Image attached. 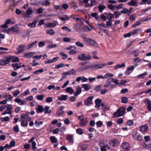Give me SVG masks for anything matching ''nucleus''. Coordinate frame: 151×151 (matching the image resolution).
I'll return each instance as SVG.
<instances>
[{"instance_id":"864d4df0","label":"nucleus","mask_w":151,"mask_h":151,"mask_svg":"<svg viewBox=\"0 0 151 151\" xmlns=\"http://www.w3.org/2000/svg\"><path fill=\"white\" fill-rule=\"evenodd\" d=\"M12 105L11 104H9L7 106V109H6V111H11V114L12 112Z\"/></svg>"},{"instance_id":"c756f323","label":"nucleus","mask_w":151,"mask_h":151,"mask_svg":"<svg viewBox=\"0 0 151 151\" xmlns=\"http://www.w3.org/2000/svg\"><path fill=\"white\" fill-rule=\"evenodd\" d=\"M106 148H107L109 150L110 149V147L108 145H105L104 146H101V151H106Z\"/></svg>"},{"instance_id":"473e14b6","label":"nucleus","mask_w":151,"mask_h":151,"mask_svg":"<svg viewBox=\"0 0 151 151\" xmlns=\"http://www.w3.org/2000/svg\"><path fill=\"white\" fill-rule=\"evenodd\" d=\"M56 26V24L55 23H51L49 22L46 25V27L47 28H49L50 27H55Z\"/></svg>"},{"instance_id":"6e6d98bb","label":"nucleus","mask_w":151,"mask_h":151,"mask_svg":"<svg viewBox=\"0 0 151 151\" xmlns=\"http://www.w3.org/2000/svg\"><path fill=\"white\" fill-rule=\"evenodd\" d=\"M76 132L79 135H81L83 133V130L81 129L78 128L76 130Z\"/></svg>"},{"instance_id":"774afa93","label":"nucleus","mask_w":151,"mask_h":151,"mask_svg":"<svg viewBox=\"0 0 151 151\" xmlns=\"http://www.w3.org/2000/svg\"><path fill=\"white\" fill-rule=\"evenodd\" d=\"M102 100L101 99H97L95 100V103L96 104H100L101 103Z\"/></svg>"},{"instance_id":"393cba45","label":"nucleus","mask_w":151,"mask_h":151,"mask_svg":"<svg viewBox=\"0 0 151 151\" xmlns=\"http://www.w3.org/2000/svg\"><path fill=\"white\" fill-rule=\"evenodd\" d=\"M82 90L81 88L78 86L76 89V91L74 93V95L75 96H77L80 94Z\"/></svg>"},{"instance_id":"e433bc0d","label":"nucleus","mask_w":151,"mask_h":151,"mask_svg":"<svg viewBox=\"0 0 151 151\" xmlns=\"http://www.w3.org/2000/svg\"><path fill=\"white\" fill-rule=\"evenodd\" d=\"M106 8V6L104 5H100L98 6L99 11L100 12H102Z\"/></svg>"},{"instance_id":"6e6552de","label":"nucleus","mask_w":151,"mask_h":151,"mask_svg":"<svg viewBox=\"0 0 151 151\" xmlns=\"http://www.w3.org/2000/svg\"><path fill=\"white\" fill-rule=\"evenodd\" d=\"M106 65V64L105 63L97 64L93 65H91V68L93 70L98 69H101Z\"/></svg>"},{"instance_id":"a19ab883","label":"nucleus","mask_w":151,"mask_h":151,"mask_svg":"<svg viewBox=\"0 0 151 151\" xmlns=\"http://www.w3.org/2000/svg\"><path fill=\"white\" fill-rule=\"evenodd\" d=\"M50 139L52 143H55L57 141V139L54 136H51L50 137Z\"/></svg>"},{"instance_id":"9b49d317","label":"nucleus","mask_w":151,"mask_h":151,"mask_svg":"<svg viewBox=\"0 0 151 151\" xmlns=\"http://www.w3.org/2000/svg\"><path fill=\"white\" fill-rule=\"evenodd\" d=\"M143 147L145 149L150 150L151 149V141L144 142L143 145Z\"/></svg>"},{"instance_id":"412c9836","label":"nucleus","mask_w":151,"mask_h":151,"mask_svg":"<svg viewBox=\"0 0 151 151\" xmlns=\"http://www.w3.org/2000/svg\"><path fill=\"white\" fill-rule=\"evenodd\" d=\"M142 30V29L140 28H137L134 29L133 31H131V33L132 35L135 34L140 33Z\"/></svg>"},{"instance_id":"72a5a7b5","label":"nucleus","mask_w":151,"mask_h":151,"mask_svg":"<svg viewBox=\"0 0 151 151\" xmlns=\"http://www.w3.org/2000/svg\"><path fill=\"white\" fill-rule=\"evenodd\" d=\"M125 64L124 63H122L121 65L118 64L116 65L114 67V69L116 70L118 69L119 68H121L125 67Z\"/></svg>"},{"instance_id":"13d9d810","label":"nucleus","mask_w":151,"mask_h":151,"mask_svg":"<svg viewBox=\"0 0 151 151\" xmlns=\"http://www.w3.org/2000/svg\"><path fill=\"white\" fill-rule=\"evenodd\" d=\"M43 71L44 70L43 68H42L36 70L33 73L34 74H37V75H38V73L39 72L41 73L43 72Z\"/></svg>"},{"instance_id":"7ed1b4c3","label":"nucleus","mask_w":151,"mask_h":151,"mask_svg":"<svg viewBox=\"0 0 151 151\" xmlns=\"http://www.w3.org/2000/svg\"><path fill=\"white\" fill-rule=\"evenodd\" d=\"M84 40L87 42V44L89 45L97 47L98 46V44L94 40L91 39L87 38H84Z\"/></svg>"},{"instance_id":"a211bd4d","label":"nucleus","mask_w":151,"mask_h":151,"mask_svg":"<svg viewBox=\"0 0 151 151\" xmlns=\"http://www.w3.org/2000/svg\"><path fill=\"white\" fill-rule=\"evenodd\" d=\"M66 139L69 141V142L71 143H73L74 140V137L73 135L68 134L66 137Z\"/></svg>"},{"instance_id":"f257e3e1","label":"nucleus","mask_w":151,"mask_h":151,"mask_svg":"<svg viewBox=\"0 0 151 151\" xmlns=\"http://www.w3.org/2000/svg\"><path fill=\"white\" fill-rule=\"evenodd\" d=\"M31 117L29 115V114H21L19 121L21 122V123H24V122L27 123L29 122H30L29 123H34L33 121H31Z\"/></svg>"},{"instance_id":"338daca9","label":"nucleus","mask_w":151,"mask_h":151,"mask_svg":"<svg viewBox=\"0 0 151 151\" xmlns=\"http://www.w3.org/2000/svg\"><path fill=\"white\" fill-rule=\"evenodd\" d=\"M147 74V72H145L142 74H140L138 76V77L139 78H141L143 77L146 76Z\"/></svg>"},{"instance_id":"39448f33","label":"nucleus","mask_w":151,"mask_h":151,"mask_svg":"<svg viewBox=\"0 0 151 151\" xmlns=\"http://www.w3.org/2000/svg\"><path fill=\"white\" fill-rule=\"evenodd\" d=\"M132 136L133 139L135 140L140 141L142 139V136L137 132L133 133Z\"/></svg>"},{"instance_id":"4d7b16f0","label":"nucleus","mask_w":151,"mask_h":151,"mask_svg":"<svg viewBox=\"0 0 151 151\" xmlns=\"http://www.w3.org/2000/svg\"><path fill=\"white\" fill-rule=\"evenodd\" d=\"M84 117L83 115H82L81 116H78V119L81 122L80 123H82L83 122L84 120Z\"/></svg>"},{"instance_id":"b1692460","label":"nucleus","mask_w":151,"mask_h":151,"mask_svg":"<svg viewBox=\"0 0 151 151\" xmlns=\"http://www.w3.org/2000/svg\"><path fill=\"white\" fill-rule=\"evenodd\" d=\"M34 54L33 52H28L26 53H24L23 57L26 58H30Z\"/></svg>"},{"instance_id":"f3484780","label":"nucleus","mask_w":151,"mask_h":151,"mask_svg":"<svg viewBox=\"0 0 151 151\" xmlns=\"http://www.w3.org/2000/svg\"><path fill=\"white\" fill-rule=\"evenodd\" d=\"M144 103L147 105V108L148 109L151 111V101L149 99H147L145 100Z\"/></svg>"},{"instance_id":"aec40b11","label":"nucleus","mask_w":151,"mask_h":151,"mask_svg":"<svg viewBox=\"0 0 151 151\" xmlns=\"http://www.w3.org/2000/svg\"><path fill=\"white\" fill-rule=\"evenodd\" d=\"M140 131L142 132H146L148 130V127L147 124H145L140 127Z\"/></svg>"},{"instance_id":"f8f14e48","label":"nucleus","mask_w":151,"mask_h":151,"mask_svg":"<svg viewBox=\"0 0 151 151\" xmlns=\"http://www.w3.org/2000/svg\"><path fill=\"white\" fill-rule=\"evenodd\" d=\"M121 147L124 151L128 150L130 148L129 144L127 142L122 143L121 145Z\"/></svg>"},{"instance_id":"37998d69","label":"nucleus","mask_w":151,"mask_h":151,"mask_svg":"<svg viewBox=\"0 0 151 151\" xmlns=\"http://www.w3.org/2000/svg\"><path fill=\"white\" fill-rule=\"evenodd\" d=\"M5 98L7 101H11L13 97L11 95L9 94V95H6L5 96Z\"/></svg>"},{"instance_id":"052dcab7","label":"nucleus","mask_w":151,"mask_h":151,"mask_svg":"<svg viewBox=\"0 0 151 151\" xmlns=\"http://www.w3.org/2000/svg\"><path fill=\"white\" fill-rule=\"evenodd\" d=\"M20 93V91L19 90H17L13 93V95L14 96H16L19 94Z\"/></svg>"},{"instance_id":"9d476101","label":"nucleus","mask_w":151,"mask_h":151,"mask_svg":"<svg viewBox=\"0 0 151 151\" xmlns=\"http://www.w3.org/2000/svg\"><path fill=\"white\" fill-rule=\"evenodd\" d=\"M149 19H145L144 20L143 19H141L138 21H136L132 25V27L133 28L136 27L137 26L140 25L141 23L140 22H143L144 21H147L149 20Z\"/></svg>"},{"instance_id":"a878e982","label":"nucleus","mask_w":151,"mask_h":151,"mask_svg":"<svg viewBox=\"0 0 151 151\" xmlns=\"http://www.w3.org/2000/svg\"><path fill=\"white\" fill-rule=\"evenodd\" d=\"M68 96L67 95H62L60 96H59L58 99L60 101H65L68 98Z\"/></svg>"},{"instance_id":"7c9ffc66","label":"nucleus","mask_w":151,"mask_h":151,"mask_svg":"<svg viewBox=\"0 0 151 151\" xmlns=\"http://www.w3.org/2000/svg\"><path fill=\"white\" fill-rule=\"evenodd\" d=\"M66 91L67 93H68L70 94H72L74 92V90L71 87H67L66 89Z\"/></svg>"},{"instance_id":"5fc2aeb1","label":"nucleus","mask_w":151,"mask_h":151,"mask_svg":"<svg viewBox=\"0 0 151 151\" xmlns=\"http://www.w3.org/2000/svg\"><path fill=\"white\" fill-rule=\"evenodd\" d=\"M1 120L2 121L7 122L9 120V118L8 116H6L5 117H1Z\"/></svg>"},{"instance_id":"603ef678","label":"nucleus","mask_w":151,"mask_h":151,"mask_svg":"<svg viewBox=\"0 0 151 151\" xmlns=\"http://www.w3.org/2000/svg\"><path fill=\"white\" fill-rule=\"evenodd\" d=\"M120 12H119L118 11L115 12L114 13V14L115 16V17L116 18H118L119 16L120 15Z\"/></svg>"},{"instance_id":"4468645a","label":"nucleus","mask_w":151,"mask_h":151,"mask_svg":"<svg viewBox=\"0 0 151 151\" xmlns=\"http://www.w3.org/2000/svg\"><path fill=\"white\" fill-rule=\"evenodd\" d=\"M109 144L111 146L115 147L119 144V142L116 139H114L109 142Z\"/></svg>"},{"instance_id":"680f3d73","label":"nucleus","mask_w":151,"mask_h":151,"mask_svg":"<svg viewBox=\"0 0 151 151\" xmlns=\"http://www.w3.org/2000/svg\"><path fill=\"white\" fill-rule=\"evenodd\" d=\"M19 131L18 126L16 125L13 128V131L16 133H17L19 132Z\"/></svg>"},{"instance_id":"e2e57ef3","label":"nucleus","mask_w":151,"mask_h":151,"mask_svg":"<svg viewBox=\"0 0 151 151\" xmlns=\"http://www.w3.org/2000/svg\"><path fill=\"white\" fill-rule=\"evenodd\" d=\"M53 101V98L52 97H48L46 99V101L47 103H50Z\"/></svg>"},{"instance_id":"ddd939ff","label":"nucleus","mask_w":151,"mask_h":151,"mask_svg":"<svg viewBox=\"0 0 151 151\" xmlns=\"http://www.w3.org/2000/svg\"><path fill=\"white\" fill-rule=\"evenodd\" d=\"M91 68V65H87L85 67H81L78 68L77 71L78 72H81L83 71L89 69Z\"/></svg>"},{"instance_id":"dca6fc26","label":"nucleus","mask_w":151,"mask_h":151,"mask_svg":"<svg viewBox=\"0 0 151 151\" xmlns=\"http://www.w3.org/2000/svg\"><path fill=\"white\" fill-rule=\"evenodd\" d=\"M25 46L24 45H21L18 46L17 48V50L19 53L24 52L25 49Z\"/></svg>"},{"instance_id":"cd10ccee","label":"nucleus","mask_w":151,"mask_h":151,"mask_svg":"<svg viewBox=\"0 0 151 151\" xmlns=\"http://www.w3.org/2000/svg\"><path fill=\"white\" fill-rule=\"evenodd\" d=\"M46 34L51 36L55 34V32L52 29H47L46 30Z\"/></svg>"},{"instance_id":"a18cd8bd","label":"nucleus","mask_w":151,"mask_h":151,"mask_svg":"<svg viewBox=\"0 0 151 151\" xmlns=\"http://www.w3.org/2000/svg\"><path fill=\"white\" fill-rule=\"evenodd\" d=\"M12 62L13 63L19 62V58L17 57L12 56Z\"/></svg>"},{"instance_id":"1a4fd4ad","label":"nucleus","mask_w":151,"mask_h":151,"mask_svg":"<svg viewBox=\"0 0 151 151\" xmlns=\"http://www.w3.org/2000/svg\"><path fill=\"white\" fill-rule=\"evenodd\" d=\"M12 58V56L4 57L2 59L4 62V66H6V65L8 64L11 61Z\"/></svg>"},{"instance_id":"58836bf2","label":"nucleus","mask_w":151,"mask_h":151,"mask_svg":"<svg viewBox=\"0 0 151 151\" xmlns=\"http://www.w3.org/2000/svg\"><path fill=\"white\" fill-rule=\"evenodd\" d=\"M122 102L124 104L127 103L128 101V99L126 97H123L121 98Z\"/></svg>"},{"instance_id":"423d86ee","label":"nucleus","mask_w":151,"mask_h":151,"mask_svg":"<svg viewBox=\"0 0 151 151\" xmlns=\"http://www.w3.org/2000/svg\"><path fill=\"white\" fill-rule=\"evenodd\" d=\"M19 31L20 28L14 25L11 27L8 28L6 30V32L7 33H9L10 32L13 33L18 32Z\"/></svg>"},{"instance_id":"f704fd0d","label":"nucleus","mask_w":151,"mask_h":151,"mask_svg":"<svg viewBox=\"0 0 151 151\" xmlns=\"http://www.w3.org/2000/svg\"><path fill=\"white\" fill-rule=\"evenodd\" d=\"M37 22V21L36 20H35L32 23L29 24L28 26L29 27L31 28L35 27Z\"/></svg>"},{"instance_id":"de8ad7c7","label":"nucleus","mask_w":151,"mask_h":151,"mask_svg":"<svg viewBox=\"0 0 151 151\" xmlns=\"http://www.w3.org/2000/svg\"><path fill=\"white\" fill-rule=\"evenodd\" d=\"M68 74L66 72H64L62 74V75L61 76V77L60 79V80L61 81L65 78H66L67 77V76L68 75Z\"/></svg>"},{"instance_id":"5701e85b","label":"nucleus","mask_w":151,"mask_h":151,"mask_svg":"<svg viewBox=\"0 0 151 151\" xmlns=\"http://www.w3.org/2000/svg\"><path fill=\"white\" fill-rule=\"evenodd\" d=\"M127 4L130 6H137V2L135 0H131L129 2H128Z\"/></svg>"},{"instance_id":"c85d7f7f","label":"nucleus","mask_w":151,"mask_h":151,"mask_svg":"<svg viewBox=\"0 0 151 151\" xmlns=\"http://www.w3.org/2000/svg\"><path fill=\"white\" fill-rule=\"evenodd\" d=\"M104 14L107 16V18H108V20L112 21V19L114 17V15L113 14L110 13L109 14H108V13L106 12L104 13Z\"/></svg>"},{"instance_id":"09e8293b","label":"nucleus","mask_w":151,"mask_h":151,"mask_svg":"<svg viewBox=\"0 0 151 151\" xmlns=\"http://www.w3.org/2000/svg\"><path fill=\"white\" fill-rule=\"evenodd\" d=\"M102 85H99L97 86L95 88L94 90L96 91H100L102 88Z\"/></svg>"},{"instance_id":"0eeeda50","label":"nucleus","mask_w":151,"mask_h":151,"mask_svg":"<svg viewBox=\"0 0 151 151\" xmlns=\"http://www.w3.org/2000/svg\"><path fill=\"white\" fill-rule=\"evenodd\" d=\"M93 97L92 96H90L88 97L86 100L84 101V104L86 106H88L93 104L92 99Z\"/></svg>"},{"instance_id":"c03bdc74","label":"nucleus","mask_w":151,"mask_h":151,"mask_svg":"<svg viewBox=\"0 0 151 151\" xmlns=\"http://www.w3.org/2000/svg\"><path fill=\"white\" fill-rule=\"evenodd\" d=\"M64 66H65V65L64 63H60L59 64L56 65L55 66V68L58 69L60 68H62Z\"/></svg>"},{"instance_id":"bb28decb","label":"nucleus","mask_w":151,"mask_h":151,"mask_svg":"<svg viewBox=\"0 0 151 151\" xmlns=\"http://www.w3.org/2000/svg\"><path fill=\"white\" fill-rule=\"evenodd\" d=\"M38 42V41L37 40H35V41L32 42V43L29 44L27 46L26 49L28 50L30 49V48L32 47L34 45L37 44Z\"/></svg>"},{"instance_id":"6ab92c4d","label":"nucleus","mask_w":151,"mask_h":151,"mask_svg":"<svg viewBox=\"0 0 151 151\" xmlns=\"http://www.w3.org/2000/svg\"><path fill=\"white\" fill-rule=\"evenodd\" d=\"M134 66H131L127 68V70L125 72V73L127 75H129L132 72V71L134 69Z\"/></svg>"},{"instance_id":"0e129e2a","label":"nucleus","mask_w":151,"mask_h":151,"mask_svg":"<svg viewBox=\"0 0 151 151\" xmlns=\"http://www.w3.org/2000/svg\"><path fill=\"white\" fill-rule=\"evenodd\" d=\"M44 96L42 95H38L37 97L38 100L40 101L44 99Z\"/></svg>"},{"instance_id":"20e7f679","label":"nucleus","mask_w":151,"mask_h":151,"mask_svg":"<svg viewBox=\"0 0 151 151\" xmlns=\"http://www.w3.org/2000/svg\"><path fill=\"white\" fill-rule=\"evenodd\" d=\"M78 58L79 60L84 61L89 60L91 59V57L89 55H87L86 56L84 53L80 54L78 56Z\"/></svg>"},{"instance_id":"f03ea898","label":"nucleus","mask_w":151,"mask_h":151,"mask_svg":"<svg viewBox=\"0 0 151 151\" xmlns=\"http://www.w3.org/2000/svg\"><path fill=\"white\" fill-rule=\"evenodd\" d=\"M125 111L126 108L125 107H121L114 113V116L115 117H118L123 116L125 114Z\"/></svg>"},{"instance_id":"c9c22d12","label":"nucleus","mask_w":151,"mask_h":151,"mask_svg":"<svg viewBox=\"0 0 151 151\" xmlns=\"http://www.w3.org/2000/svg\"><path fill=\"white\" fill-rule=\"evenodd\" d=\"M82 88H84L85 91H88L91 88V87L90 86H89L88 84H82Z\"/></svg>"},{"instance_id":"4be33fe9","label":"nucleus","mask_w":151,"mask_h":151,"mask_svg":"<svg viewBox=\"0 0 151 151\" xmlns=\"http://www.w3.org/2000/svg\"><path fill=\"white\" fill-rule=\"evenodd\" d=\"M21 64L20 63L19 64L16 63H13L12 65L14 70H16L20 68V65H21Z\"/></svg>"},{"instance_id":"ea45409f","label":"nucleus","mask_w":151,"mask_h":151,"mask_svg":"<svg viewBox=\"0 0 151 151\" xmlns=\"http://www.w3.org/2000/svg\"><path fill=\"white\" fill-rule=\"evenodd\" d=\"M49 107L48 106H46L44 108V112L45 114L50 113H51L50 110L49 111Z\"/></svg>"},{"instance_id":"49530a36","label":"nucleus","mask_w":151,"mask_h":151,"mask_svg":"<svg viewBox=\"0 0 151 151\" xmlns=\"http://www.w3.org/2000/svg\"><path fill=\"white\" fill-rule=\"evenodd\" d=\"M76 45L77 46L81 47H83L84 46V44H83L79 41L76 42Z\"/></svg>"},{"instance_id":"2eb2a0df","label":"nucleus","mask_w":151,"mask_h":151,"mask_svg":"<svg viewBox=\"0 0 151 151\" xmlns=\"http://www.w3.org/2000/svg\"><path fill=\"white\" fill-rule=\"evenodd\" d=\"M65 107L63 106H61L58 108V109L56 112L58 115H61L64 114V111L63 110L64 109Z\"/></svg>"},{"instance_id":"69168bd1","label":"nucleus","mask_w":151,"mask_h":151,"mask_svg":"<svg viewBox=\"0 0 151 151\" xmlns=\"http://www.w3.org/2000/svg\"><path fill=\"white\" fill-rule=\"evenodd\" d=\"M43 10L42 8L38 9L37 10V13L38 14H41L43 13Z\"/></svg>"},{"instance_id":"2f4dec72","label":"nucleus","mask_w":151,"mask_h":151,"mask_svg":"<svg viewBox=\"0 0 151 151\" xmlns=\"http://www.w3.org/2000/svg\"><path fill=\"white\" fill-rule=\"evenodd\" d=\"M64 17H59L60 20L62 21H65V20L68 21L70 19V16H68L67 15H64Z\"/></svg>"},{"instance_id":"8fccbe9b","label":"nucleus","mask_w":151,"mask_h":151,"mask_svg":"<svg viewBox=\"0 0 151 151\" xmlns=\"http://www.w3.org/2000/svg\"><path fill=\"white\" fill-rule=\"evenodd\" d=\"M81 149L83 151H85L87 148V145L86 144H84L81 146Z\"/></svg>"},{"instance_id":"bf43d9fd","label":"nucleus","mask_w":151,"mask_h":151,"mask_svg":"<svg viewBox=\"0 0 151 151\" xmlns=\"http://www.w3.org/2000/svg\"><path fill=\"white\" fill-rule=\"evenodd\" d=\"M109 107L108 105H105L104 107L102 108V109L104 111H106L109 109Z\"/></svg>"},{"instance_id":"79ce46f5","label":"nucleus","mask_w":151,"mask_h":151,"mask_svg":"<svg viewBox=\"0 0 151 151\" xmlns=\"http://www.w3.org/2000/svg\"><path fill=\"white\" fill-rule=\"evenodd\" d=\"M33 12V10L31 8H28L27 10V13L28 15H31Z\"/></svg>"},{"instance_id":"4c0bfd02","label":"nucleus","mask_w":151,"mask_h":151,"mask_svg":"<svg viewBox=\"0 0 151 151\" xmlns=\"http://www.w3.org/2000/svg\"><path fill=\"white\" fill-rule=\"evenodd\" d=\"M37 111L39 112H42L43 111V108L42 106L38 105L37 108Z\"/></svg>"},{"instance_id":"3c124183","label":"nucleus","mask_w":151,"mask_h":151,"mask_svg":"<svg viewBox=\"0 0 151 151\" xmlns=\"http://www.w3.org/2000/svg\"><path fill=\"white\" fill-rule=\"evenodd\" d=\"M61 29L63 30H66L68 32H70L71 31V29L68 27L66 26H63L61 28Z\"/></svg>"}]
</instances>
